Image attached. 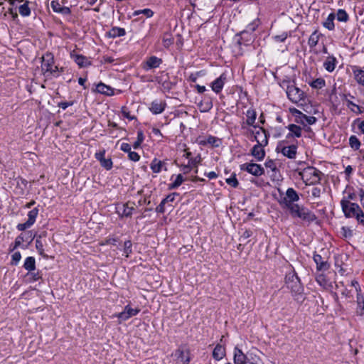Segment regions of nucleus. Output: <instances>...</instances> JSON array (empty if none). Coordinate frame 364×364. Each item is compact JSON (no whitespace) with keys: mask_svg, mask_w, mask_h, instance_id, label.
Here are the masks:
<instances>
[{"mask_svg":"<svg viewBox=\"0 0 364 364\" xmlns=\"http://www.w3.org/2000/svg\"><path fill=\"white\" fill-rule=\"evenodd\" d=\"M287 287L291 291L294 300L302 303L305 300L304 287L294 270L287 273L285 277Z\"/></svg>","mask_w":364,"mask_h":364,"instance_id":"f257e3e1","label":"nucleus"},{"mask_svg":"<svg viewBox=\"0 0 364 364\" xmlns=\"http://www.w3.org/2000/svg\"><path fill=\"white\" fill-rule=\"evenodd\" d=\"M341 205L346 218H355L358 223L364 226V213L357 203L341 200Z\"/></svg>","mask_w":364,"mask_h":364,"instance_id":"f03ea898","label":"nucleus"},{"mask_svg":"<svg viewBox=\"0 0 364 364\" xmlns=\"http://www.w3.org/2000/svg\"><path fill=\"white\" fill-rule=\"evenodd\" d=\"M41 60V70L43 75L46 77H58L60 70L54 65L53 53L47 52L42 56ZM60 72H63V68H60Z\"/></svg>","mask_w":364,"mask_h":364,"instance_id":"7ed1b4c3","label":"nucleus"},{"mask_svg":"<svg viewBox=\"0 0 364 364\" xmlns=\"http://www.w3.org/2000/svg\"><path fill=\"white\" fill-rule=\"evenodd\" d=\"M287 209L292 218H299L308 223H311L317 219L316 215L304 205L295 204Z\"/></svg>","mask_w":364,"mask_h":364,"instance_id":"20e7f679","label":"nucleus"},{"mask_svg":"<svg viewBox=\"0 0 364 364\" xmlns=\"http://www.w3.org/2000/svg\"><path fill=\"white\" fill-rule=\"evenodd\" d=\"M321 172L313 166L304 168L300 173L301 179L306 185H314L320 183Z\"/></svg>","mask_w":364,"mask_h":364,"instance_id":"39448f33","label":"nucleus"},{"mask_svg":"<svg viewBox=\"0 0 364 364\" xmlns=\"http://www.w3.org/2000/svg\"><path fill=\"white\" fill-rule=\"evenodd\" d=\"M277 152H281L284 156L290 159L296 158L297 153V145H289L287 140L280 141L276 148Z\"/></svg>","mask_w":364,"mask_h":364,"instance_id":"423d86ee","label":"nucleus"},{"mask_svg":"<svg viewBox=\"0 0 364 364\" xmlns=\"http://www.w3.org/2000/svg\"><path fill=\"white\" fill-rule=\"evenodd\" d=\"M299 200V196L298 193L293 188H289L286 191V196L282 198L279 203L283 208L287 209L294 205L296 204L295 202H297Z\"/></svg>","mask_w":364,"mask_h":364,"instance_id":"0eeeda50","label":"nucleus"},{"mask_svg":"<svg viewBox=\"0 0 364 364\" xmlns=\"http://www.w3.org/2000/svg\"><path fill=\"white\" fill-rule=\"evenodd\" d=\"M286 92L288 99L293 103H298L305 98V93L296 87L294 83H289L287 85Z\"/></svg>","mask_w":364,"mask_h":364,"instance_id":"6e6552de","label":"nucleus"},{"mask_svg":"<svg viewBox=\"0 0 364 364\" xmlns=\"http://www.w3.org/2000/svg\"><path fill=\"white\" fill-rule=\"evenodd\" d=\"M290 112L295 117V122L298 124H301L304 126H306V124L312 125L317 121V119L315 117L307 116L296 108L290 109Z\"/></svg>","mask_w":364,"mask_h":364,"instance_id":"1a4fd4ad","label":"nucleus"},{"mask_svg":"<svg viewBox=\"0 0 364 364\" xmlns=\"http://www.w3.org/2000/svg\"><path fill=\"white\" fill-rule=\"evenodd\" d=\"M172 355L179 364H189L190 363V350L186 345L180 346Z\"/></svg>","mask_w":364,"mask_h":364,"instance_id":"9d476101","label":"nucleus"},{"mask_svg":"<svg viewBox=\"0 0 364 364\" xmlns=\"http://www.w3.org/2000/svg\"><path fill=\"white\" fill-rule=\"evenodd\" d=\"M240 168L241 171H247L255 176H260L264 173V168L255 163H245L241 164Z\"/></svg>","mask_w":364,"mask_h":364,"instance_id":"9b49d317","label":"nucleus"},{"mask_svg":"<svg viewBox=\"0 0 364 364\" xmlns=\"http://www.w3.org/2000/svg\"><path fill=\"white\" fill-rule=\"evenodd\" d=\"M38 208H34L28 213V220L23 223H19L17 225V229L19 231H23L31 228L36 222V218L38 215Z\"/></svg>","mask_w":364,"mask_h":364,"instance_id":"f8f14e48","label":"nucleus"},{"mask_svg":"<svg viewBox=\"0 0 364 364\" xmlns=\"http://www.w3.org/2000/svg\"><path fill=\"white\" fill-rule=\"evenodd\" d=\"M162 63L163 60L161 58L151 55L143 61L141 66L144 70L149 71L151 69L159 68Z\"/></svg>","mask_w":364,"mask_h":364,"instance_id":"ddd939ff","label":"nucleus"},{"mask_svg":"<svg viewBox=\"0 0 364 364\" xmlns=\"http://www.w3.org/2000/svg\"><path fill=\"white\" fill-rule=\"evenodd\" d=\"M226 82L227 74L225 73H223L218 78L211 82L210 87L212 90L216 94L220 93Z\"/></svg>","mask_w":364,"mask_h":364,"instance_id":"4468645a","label":"nucleus"},{"mask_svg":"<svg viewBox=\"0 0 364 364\" xmlns=\"http://www.w3.org/2000/svg\"><path fill=\"white\" fill-rule=\"evenodd\" d=\"M313 259L316 264V269L318 271L325 272L327 271L331 267L327 259L316 252L314 254Z\"/></svg>","mask_w":364,"mask_h":364,"instance_id":"2eb2a0df","label":"nucleus"},{"mask_svg":"<svg viewBox=\"0 0 364 364\" xmlns=\"http://www.w3.org/2000/svg\"><path fill=\"white\" fill-rule=\"evenodd\" d=\"M255 134V139L257 141V144L266 146L268 144V132L263 129L262 127H259V130L255 132H253Z\"/></svg>","mask_w":364,"mask_h":364,"instance_id":"dca6fc26","label":"nucleus"},{"mask_svg":"<svg viewBox=\"0 0 364 364\" xmlns=\"http://www.w3.org/2000/svg\"><path fill=\"white\" fill-rule=\"evenodd\" d=\"M250 360L247 355H245L241 349L235 347L233 350V362L234 364H247Z\"/></svg>","mask_w":364,"mask_h":364,"instance_id":"f3484780","label":"nucleus"},{"mask_svg":"<svg viewBox=\"0 0 364 364\" xmlns=\"http://www.w3.org/2000/svg\"><path fill=\"white\" fill-rule=\"evenodd\" d=\"M166 107V103L165 101L161 100H154L149 107L150 111L154 114H158L162 113Z\"/></svg>","mask_w":364,"mask_h":364,"instance_id":"a211bd4d","label":"nucleus"},{"mask_svg":"<svg viewBox=\"0 0 364 364\" xmlns=\"http://www.w3.org/2000/svg\"><path fill=\"white\" fill-rule=\"evenodd\" d=\"M50 6L54 12L62 14L63 16H69L71 10L69 7L62 6L58 1H52Z\"/></svg>","mask_w":364,"mask_h":364,"instance_id":"6ab92c4d","label":"nucleus"},{"mask_svg":"<svg viewBox=\"0 0 364 364\" xmlns=\"http://www.w3.org/2000/svg\"><path fill=\"white\" fill-rule=\"evenodd\" d=\"M117 213L119 217H129L132 215L134 207H129L128 203L119 204L116 207Z\"/></svg>","mask_w":364,"mask_h":364,"instance_id":"aec40b11","label":"nucleus"},{"mask_svg":"<svg viewBox=\"0 0 364 364\" xmlns=\"http://www.w3.org/2000/svg\"><path fill=\"white\" fill-rule=\"evenodd\" d=\"M287 128L289 131V133L286 136L287 140L293 137L299 138L301 136L302 129L301 127L294 124H290L287 127Z\"/></svg>","mask_w":364,"mask_h":364,"instance_id":"412c9836","label":"nucleus"},{"mask_svg":"<svg viewBox=\"0 0 364 364\" xmlns=\"http://www.w3.org/2000/svg\"><path fill=\"white\" fill-rule=\"evenodd\" d=\"M198 106L201 112H207L210 111L213 106L212 98L205 95L203 99L198 103Z\"/></svg>","mask_w":364,"mask_h":364,"instance_id":"4be33fe9","label":"nucleus"},{"mask_svg":"<svg viewBox=\"0 0 364 364\" xmlns=\"http://www.w3.org/2000/svg\"><path fill=\"white\" fill-rule=\"evenodd\" d=\"M264 146L260 144H255L251 151L252 155L257 159V161H262L265 156V151L263 149Z\"/></svg>","mask_w":364,"mask_h":364,"instance_id":"5701e85b","label":"nucleus"},{"mask_svg":"<svg viewBox=\"0 0 364 364\" xmlns=\"http://www.w3.org/2000/svg\"><path fill=\"white\" fill-rule=\"evenodd\" d=\"M71 57L75 63L80 68H85L91 65V61L82 55L73 54L71 55Z\"/></svg>","mask_w":364,"mask_h":364,"instance_id":"b1692460","label":"nucleus"},{"mask_svg":"<svg viewBox=\"0 0 364 364\" xmlns=\"http://www.w3.org/2000/svg\"><path fill=\"white\" fill-rule=\"evenodd\" d=\"M95 91L98 93L112 96L114 95V90L110 86H108L102 82H100L97 85Z\"/></svg>","mask_w":364,"mask_h":364,"instance_id":"393cba45","label":"nucleus"},{"mask_svg":"<svg viewBox=\"0 0 364 364\" xmlns=\"http://www.w3.org/2000/svg\"><path fill=\"white\" fill-rule=\"evenodd\" d=\"M150 168L151 171L155 173H160L163 168H164L165 171L167 170L166 167L165 166V162L156 158H154L151 162Z\"/></svg>","mask_w":364,"mask_h":364,"instance_id":"a878e982","label":"nucleus"},{"mask_svg":"<svg viewBox=\"0 0 364 364\" xmlns=\"http://www.w3.org/2000/svg\"><path fill=\"white\" fill-rule=\"evenodd\" d=\"M337 63V60L333 55L328 56L323 63L324 68L329 73L333 72Z\"/></svg>","mask_w":364,"mask_h":364,"instance_id":"bb28decb","label":"nucleus"},{"mask_svg":"<svg viewBox=\"0 0 364 364\" xmlns=\"http://www.w3.org/2000/svg\"><path fill=\"white\" fill-rule=\"evenodd\" d=\"M46 234L39 235L36 237V248L40 255H41L43 258L48 259V256L44 252V244L43 243L41 238L42 237H45Z\"/></svg>","mask_w":364,"mask_h":364,"instance_id":"cd10ccee","label":"nucleus"},{"mask_svg":"<svg viewBox=\"0 0 364 364\" xmlns=\"http://www.w3.org/2000/svg\"><path fill=\"white\" fill-rule=\"evenodd\" d=\"M125 34L126 31L124 28L119 27H112L107 33L108 37L112 38L124 36Z\"/></svg>","mask_w":364,"mask_h":364,"instance_id":"c85d7f7f","label":"nucleus"},{"mask_svg":"<svg viewBox=\"0 0 364 364\" xmlns=\"http://www.w3.org/2000/svg\"><path fill=\"white\" fill-rule=\"evenodd\" d=\"M225 355V349L220 345L217 344L213 351V357L217 360H221Z\"/></svg>","mask_w":364,"mask_h":364,"instance_id":"c756f323","label":"nucleus"},{"mask_svg":"<svg viewBox=\"0 0 364 364\" xmlns=\"http://www.w3.org/2000/svg\"><path fill=\"white\" fill-rule=\"evenodd\" d=\"M246 124L249 126H253L254 127H257L256 125H254L256 117H257V113L254 109H249L246 112Z\"/></svg>","mask_w":364,"mask_h":364,"instance_id":"7c9ffc66","label":"nucleus"},{"mask_svg":"<svg viewBox=\"0 0 364 364\" xmlns=\"http://www.w3.org/2000/svg\"><path fill=\"white\" fill-rule=\"evenodd\" d=\"M23 267L28 272L36 269V259L33 257H28L24 262Z\"/></svg>","mask_w":364,"mask_h":364,"instance_id":"2f4dec72","label":"nucleus"},{"mask_svg":"<svg viewBox=\"0 0 364 364\" xmlns=\"http://www.w3.org/2000/svg\"><path fill=\"white\" fill-rule=\"evenodd\" d=\"M336 18V15L333 13H331L326 20L323 23V26L329 31L334 30V19Z\"/></svg>","mask_w":364,"mask_h":364,"instance_id":"473e14b6","label":"nucleus"},{"mask_svg":"<svg viewBox=\"0 0 364 364\" xmlns=\"http://www.w3.org/2000/svg\"><path fill=\"white\" fill-rule=\"evenodd\" d=\"M316 282L324 289H328L331 287V283L326 279V277L323 274H319L316 277Z\"/></svg>","mask_w":364,"mask_h":364,"instance_id":"72a5a7b5","label":"nucleus"},{"mask_svg":"<svg viewBox=\"0 0 364 364\" xmlns=\"http://www.w3.org/2000/svg\"><path fill=\"white\" fill-rule=\"evenodd\" d=\"M29 1H25L23 4L18 7V11L21 16L26 17L31 15V9L29 7Z\"/></svg>","mask_w":364,"mask_h":364,"instance_id":"f704fd0d","label":"nucleus"},{"mask_svg":"<svg viewBox=\"0 0 364 364\" xmlns=\"http://www.w3.org/2000/svg\"><path fill=\"white\" fill-rule=\"evenodd\" d=\"M349 146L353 150L357 151L360 148L361 142L355 135H351L349 137Z\"/></svg>","mask_w":364,"mask_h":364,"instance_id":"c9c22d12","label":"nucleus"},{"mask_svg":"<svg viewBox=\"0 0 364 364\" xmlns=\"http://www.w3.org/2000/svg\"><path fill=\"white\" fill-rule=\"evenodd\" d=\"M183 181L184 178L182 174L177 175L175 181L173 183L168 184V189L173 190L177 188L183 183Z\"/></svg>","mask_w":364,"mask_h":364,"instance_id":"e433bc0d","label":"nucleus"},{"mask_svg":"<svg viewBox=\"0 0 364 364\" xmlns=\"http://www.w3.org/2000/svg\"><path fill=\"white\" fill-rule=\"evenodd\" d=\"M318 41H319V35L318 34L317 31H315L310 36L309 41H308V44L310 48H314L318 44Z\"/></svg>","mask_w":364,"mask_h":364,"instance_id":"4c0bfd02","label":"nucleus"},{"mask_svg":"<svg viewBox=\"0 0 364 364\" xmlns=\"http://www.w3.org/2000/svg\"><path fill=\"white\" fill-rule=\"evenodd\" d=\"M207 143L208 144L211 145L213 147H219L221 145L222 141L220 139L210 135L207 137Z\"/></svg>","mask_w":364,"mask_h":364,"instance_id":"58836bf2","label":"nucleus"},{"mask_svg":"<svg viewBox=\"0 0 364 364\" xmlns=\"http://www.w3.org/2000/svg\"><path fill=\"white\" fill-rule=\"evenodd\" d=\"M337 20L341 22H347L349 16L344 9H338L336 14Z\"/></svg>","mask_w":364,"mask_h":364,"instance_id":"ea45409f","label":"nucleus"},{"mask_svg":"<svg viewBox=\"0 0 364 364\" xmlns=\"http://www.w3.org/2000/svg\"><path fill=\"white\" fill-rule=\"evenodd\" d=\"M326 85L323 78H317L309 83V85L314 89H321Z\"/></svg>","mask_w":364,"mask_h":364,"instance_id":"a19ab883","label":"nucleus"},{"mask_svg":"<svg viewBox=\"0 0 364 364\" xmlns=\"http://www.w3.org/2000/svg\"><path fill=\"white\" fill-rule=\"evenodd\" d=\"M347 107L350 109V110L356 114L363 113V108L359 105L355 104L351 100H347Z\"/></svg>","mask_w":364,"mask_h":364,"instance_id":"79ce46f5","label":"nucleus"},{"mask_svg":"<svg viewBox=\"0 0 364 364\" xmlns=\"http://www.w3.org/2000/svg\"><path fill=\"white\" fill-rule=\"evenodd\" d=\"M144 133H143V132H142L141 130H139V131L137 132V139H136V141L134 143V144H133V148H134V149H138V148L141 146V143L144 141Z\"/></svg>","mask_w":364,"mask_h":364,"instance_id":"37998d69","label":"nucleus"},{"mask_svg":"<svg viewBox=\"0 0 364 364\" xmlns=\"http://www.w3.org/2000/svg\"><path fill=\"white\" fill-rule=\"evenodd\" d=\"M351 286L355 287V291L357 292V302H358V304L360 306V292H361V289H360V287L359 285V283L356 280H353V281H351Z\"/></svg>","mask_w":364,"mask_h":364,"instance_id":"c03bdc74","label":"nucleus"},{"mask_svg":"<svg viewBox=\"0 0 364 364\" xmlns=\"http://www.w3.org/2000/svg\"><path fill=\"white\" fill-rule=\"evenodd\" d=\"M226 183L233 188H237L239 182L236 178V174L233 173L230 178L226 179Z\"/></svg>","mask_w":364,"mask_h":364,"instance_id":"a18cd8bd","label":"nucleus"},{"mask_svg":"<svg viewBox=\"0 0 364 364\" xmlns=\"http://www.w3.org/2000/svg\"><path fill=\"white\" fill-rule=\"evenodd\" d=\"M139 14H144V16H146V17L149 18V17H151L153 16L154 12L151 9H144L137 10V11H135L134 12V16H137V15H139Z\"/></svg>","mask_w":364,"mask_h":364,"instance_id":"49530a36","label":"nucleus"},{"mask_svg":"<svg viewBox=\"0 0 364 364\" xmlns=\"http://www.w3.org/2000/svg\"><path fill=\"white\" fill-rule=\"evenodd\" d=\"M113 316L118 318L119 320V323L127 321V319L129 318V316L125 309H124L123 311L118 314H115Z\"/></svg>","mask_w":364,"mask_h":364,"instance_id":"de8ad7c7","label":"nucleus"},{"mask_svg":"<svg viewBox=\"0 0 364 364\" xmlns=\"http://www.w3.org/2000/svg\"><path fill=\"white\" fill-rule=\"evenodd\" d=\"M202 161L201 156L200 154H198L196 157L190 159L188 161V163L191 164L192 167H196L198 166Z\"/></svg>","mask_w":364,"mask_h":364,"instance_id":"09e8293b","label":"nucleus"},{"mask_svg":"<svg viewBox=\"0 0 364 364\" xmlns=\"http://www.w3.org/2000/svg\"><path fill=\"white\" fill-rule=\"evenodd\" d=\"M354 124H357L360 133L364 134V120H360V118H357L353 122V125Z\"/></svg>","mask_w":364,"mask_h":364,"instance_id":"8fccbe9b","label":"nucleus"},{"mask_svg":"<svg viewBox=\"0 0 364 364\" xmlns=\"http://www.w3.org/2000/svg\"><path fill=\"white\" fill-rule=\"evenodd\" d=\"M100 163V165L106 170L109 171L112 168V161L109 159H105Z\"/></svg>","mask_w":364,"mask_h":364,"instance_id":"3c124183","label":"nucleus"},{"mask_svg":"<svg viewBox=\"0 0 364 364\" xmlns=\"http://www.w3.org/2000/svg\"><path fill=\"white\" fill-rule=\"evenodd\" d=\"M125 309L129 316V318L136 315L140 311V309L138 308L133 309L129 305H127Z\"/></svg>","mask_w":364,"mask_h":364,"instance_id":"603ef678","label":"nucleus"},{"mask_svg":"<svg viewBox=\"0 0 364 364\" xmlns=\"http://www.w3.org/2000/svg\"><path fill=\"white\" fill-rule=\"evenodd\" d=\"M132 242L130 240H127L124 243V253L126 257H128L129 254L132 253Z\"/></svg>","mask_w":364,"mask_h":364,"instance_id":"864d4df0","label":"nucleus"},{"mask_svg":"<svg viewBox=\"0 0 364 364\" xmlns=\"http://www.w3.org/2000/svg\"><path fill=\"white\" fill-rule=\"evenodd\" d=\"M341 234L346 238H350L353 235V230L348 227H343Z\"/></svg>","mask_w":364,"mask_h":364,"instance_id":"5fc2aeb1","label":"nucleus"},{"mask_svg":"<svg viewBox=\"0 0 364 364\" xmlns=\"http://www.w3.org/2000/svg\"><path fill=\"white\" fill-rule=\"evenodd\" d=\"M264 165L267 168L271 169V171H272L273 172H276L278 171L277 168L276 163L274 160H272V159L267 160Z\"/></svg>","mask_w":364,"mask_h":364,"instance_id":"6e6d98bb","label":"nucleus"},{"mask_svg":"<svg viewBox=\"0 0 364 364\" xmlns=\"http://www.w3.org/2000/svg\"><path fill=\"white\" fill-rule=\"evenodd\" d=\"M21 255L20 252H14L12 255L11 264L17 265V264L21 260Z\"/></svg>","mask_w":364,"mask_h":364,"instance_id":"4d7b16f0","label":"nucleus"},{"mask_svg":"<svg viewBox=\"0 0 364 364\" xmlns=\"http://www.w3.org/2000/svg\"><path fill=\"white\" fill-rule=\"evenodd\" d=\"M23 242V237L22 236V235H18L16 240H15V242H14V247L11 249V251H14L15 249H16L17 247H18L21 243Z\"/></svg>","mask_w":364,"mask_h":364,"instance_id":"13d9d810","label":"nucleus"},{"mask_svg":"<svg viewBox=\"0 0 364 364\" xmlns=\"http://www.w3.org/2000/svg\"><path fill=\"white\" fill-rule=\"evenodd\" d=\"M128 157L131 161L134 162L138 161L140 159V156L138 154V153L132 151H129L128 154Z\"/></svg>","mask_w":364,"mask_h":364,"instance_id":"bf43d9fd","label":"nucleus"},{"mask_svg":"<svg viewBox=\"0 0 364 364\" xmlns=\"http://www.w3.org/2000/svg\"><path fill=\"white\" fill-rule=\"evenodd\" d=\"M288 37V35L287 33H283L280 35L275 36L274 40L277 42H284Z\"/></svg>","mask_w":364,"mask_h":364,"instance_id":"052dcab7","label":"nucleus"},{"mask_svg":"<svg viewBox=\"0 0 364 364\" xmlns=\"http://www.w3.org/2000/svg\"><path fill=\"white\" fill-rule=\"evenodd\" d=\"M105 150L100 151L99 152L95 153V159L101 162L103 159H105Z\"/></svg>","mask_w":364,"mask_h":364,"instance_id":"680f3d73","label":"nucleus"},{"mask_svg":"<svg viewBox=\"0 0 364 364\" xmlns=\"http://www.w3.org/2000/svg\"><path fill=\"white\" fill-rule=\"evenodd\" d=\"M28 275H29L31 277V280L33 282L38 281L41 277L39 272L35 273V272H28Z\"/></svg>","mask_w":364,"mask_h":364,"instance_id":"e2e57ef3","label":"nucleus"},{"mask_svg":"<svg viewBox=\"0 0 364 364\" xmlns=\"http://www.w3.org/2000/svg\"><path fill=\"white\" fill-rule=\"evenodd\" d=\"M74 104L73 101L70 102H60L58 103V106L63 109H67L68 107L72 106Z\"/></svg>","mask_w":364,"mask_h":364,"instance_id":"0e129e2a","label":"nucleus"},{"mask_svg":"<svg viewBox=\"0 0 364 364\" xmlns=\"http://www.w3.org/2000/svg\"><path fill=\"white\" fill-rule=\"evenodd\" d=\"M121 150L126 153L131 151V146L127 143H122L120 147Z\"/></svg>","mask_w":364,"mask_h":364,"instance_id":"69168bd1","label":"nucleus"},{"mask_svg":"<svg viewBox=\"0 0 364 364\" xmlns=\"http://www.w3.org/2000/svg\"><path fill=\"white\" fill-rule=\"evenodd\" d=\"M311 195L315 198H319L321 196V189L318 187L313 188Z\"/></svg>","mask_w":364,"mask_h":364,"instance_id":"338daca9","label":"nucleus"},{"mask_svg":"<svg viewBox=\"0 0 364 364\" xmlns=\"http://www.w3.org/2000/svg\"><path fill=\"white\" fill-rule=\"evenodd\" d=\"M114 61V59L111 56L105 55L102 57L101 60L102 63H112Z\"/></svg>","mask_w":364,"mask_h":364,"instance_id":"774afa93","label":"nucleus"}]
</instances>
